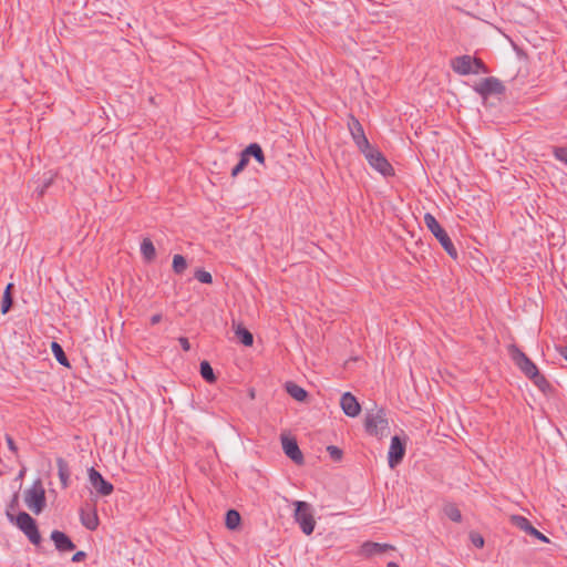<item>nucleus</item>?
<instances>
[{
    "mask_svg": "<svg viewBox=\"0 0 567 567\" xmlns=\"http://www.w3.org/2000/svg\"><path fill=\"white\" fill-rule=\"evenodd\" d=\"M364 429L369 435L383 437L389 433V422L384 409H377L367 412Z\"/></svg>",
    "mask_w": 567,
    "mask_h": 567,
    "instance_id": "nucleus-1",
    "label": "nucleus"
},
{
    "mask_svg": "<svg viewBox=\"0 0 567 567\" xmlns=\"http://www.w3.org/2000/svg\"><path fill=\"white\" fill-rule=\"evenodd\" d=\"M424 223L429 230L433 234V236L439 240L441 246L447 252V255L453 259H457L458 254L456 248L454 247V244L452 243L445 229L436 220V218L432 214L426 213L424 215Z\"/></svg>",
    "mask_w": 567,
    "mask_h": 567,
    "instance_id": "nucleus-2",
    "label": "nucleus"
},
{
    "mask_svg": "<svg viewBox=\"0 0 567 567\" xmlns=\"http://www.w3.org/2000/svg\"><path fill=\"white\" fill-rule=\"evenodd\" d=\"M293 519L306 535H311L316 527L312 506L305 501H295Z\"/></svg>",
    "mask_w": 567,
    "mask_h": 567,
    "instance_id": "nucleus-3",
    "label": "nucleus"
},
{
    "mask_svg": "<svg viewBox=\"0 0 567 567\" xmlns=\"http://www.w3.org/2000/svg\"><path fill=\"white\" fill-rule=\"evenodd\" d=\"M24 502L35 515L43 512L47 505L45 491L40 478L33 482L32 486L24 491Z\"/></svg>",
    "mask_w": 567,
    "mask_h": 567,
    "instance_id": "nucleus-4",
    "label": "nucleus"
},
{
    "mask_svg": "<svg viewBox=\"0 0 567 567\" xmlns=\"http://www.w3.org/2000/svg\"><path fill=\"white\" fill-rule=\"evenodd\" d=\"M361 153L364 155L369 165L383 176H392L394 174L392 165L378 148L370 145L367 150H363Z\"/></svg>",
    "mask_w": 567,
    "mask_h": 567,
    "instance_id": "nucleus-5",
    "label": "nucleus"
},
{
    "mask_svg": "<svg viewBox=\"0 0 567 567\" xmlns=\"http://www.w3.org/2000/svg\"><path fill=\"white\" fill-rule=\"evenodd\" d=\"M16 524L33 545H39L41 543V535L37 523L27 512H20L17 515Z\"/></svg>",
    "mask_w": 567,
    "mask_h": 567,
    "instance_id": "nucleus-6",
    "label": "nucleus"
},
{
    "mask_svg": "<svg viewBox=\"0 0 567 567\" xmlns=\"http://www.w3.org/2000/svg\"><path fill=\"white\" fill-rule=\"evenodd\" d=\"M509 353L515 364L528 379H532L537 373L538 368L536 364L515 344L509 347Z\"/></svg>",
    "mask_w": 567,
    "mask_h": 567,
    "instance_id": "nucleus-7",
    "label": "nucleus"
},
{
    "mask_svg": "<svg viewBox=\"0 0 567 567\" xmlns=\"http://www.w3.org/2000/svg\"><path fill=\"white\" fill-rule=\"evenodd\" d=\"M505 90V85L495 76L485 78L474 86V91L484 99L503 94Z\"/></svg>",
    "mask_w": 567,
    "mask_h": 567,
    "instance_id": "nucleus-8",
    "label": "nucleus"
},
{
    "mask_svg": "<svg viewBox=\"0 0 567 567\" xmlns=\"http://www.w3.org/2000/svg\"><path fill=\"white\" fill-rule=\"evenodd\" d=\"M348 128L355 146L359 148L360 152L367 150L371 145L365 136L362 124L355 116L349 115Z\"/></svg>",
    "mask_w": 567,
    "mask_h": 567,
    "instance_id": "nucleus-9",
    "label": "nucleus"
},
{
    "mask_svg": "<svg viewBox=\"0 0 567 567\" xmlns=\"http://www.w3.org/2000/svg\"><path fill=\"white\" fill-rule=\"evenodd\" d=\"M87 475L90 484L96 491L97 494H100L101 496H109L113 493V484L106 481L97 470H95L94 467H90L87 470Z\"/></svg>",
    "mask_w": 567,
    "mask_h": 567,
    "instance_id": "nucleus-10",
    "label": "nucleus"
},
{
    "mask_svg": "<svg viewBox=\"0 0 567 567\" xmlns=\"http://www.w3.org/2000/svg\"><path fill=\"white\" fill-rule=\"evenodd\" d=\"M405 455V442L398 435L391 439V444L388 453V462L390 468H395Z\"/></svg>",
    "mask_w": 567,
    "mask_h": 567,
    "instance_id": "nucleus-11",
    "label": "nucleus"
},
{
    "mask_svg": "<svg viewBox=\"0 0 567 567\" xmlns=\"http://www.w3.org/2000/svg\"><path fill=\"white\" fill-rule=\"evenodd\" d=\"M511 522L514 526L524 530L526 534L536 537L543 543H549V538L537 530L526 517L520 515H513L511 517Z\"/></svg>",
    "mask_w": 567,
    "mask_h": 567,
    "instance_id": "nucleus-12",
    "label": "nucleus"
},
{
    "mask_svg": "<svg viewBox=\"0 0 567 567\" xmlns=\"http://www.w3.org/2000/svg\"><path fill=\"white\" fill-rule=\"evenodd\" d=\"M281 444L285 454L293 461L296 464H303V455L300 451L298 443L295 439L288 436H281Z\"/></svg>",
    "mask_w": 567,
    "mask_h": 567,
    "instance_id": "nucleus-13",
    "label": "nucleus"
},
{
    "mask_svg": "<svg viewBox=\"0 0 567 567\" xmlns=\"http://www.w3.org/2000/svg\"><path fill=\"white\" fill-rule=\"evenodd\" d=\"M80 520L89 530H95L99 526V516L95 506L87 505L80 509Z\"/></svg>",
    "mask_w": 567,
    "mask_h": 567,
    "instance_id": "nucleus-14",
    "label": "nucleus"
},
{
    "mask_svg": "<svg viewBox=\"0 0 567 567\" xmlns=\"http://www.w3.org/2000/svg\"><path fill=\"white\" fill-rule=\"evenodd\" d=\"M340 405L343 413L350 417H355L357 415H359L361 411V406L357 398L350 392H346L342 394Z\"/></svg>",
    "mask_w": 567,
    "mask_h": 567,
    "instance_id": "nucleus-15",
    "label": "nucleus"
},
{
    "mask_svg": "<svg viewBox=\"0 0 567 567\" xmlns=\"http://www.w3.org/2000/svg\"><path fill=\"white\" fill-rule=\"evenodd\" d=\"M453 71L460 75L473 74V56L464 54L452 60Z\"/></svg>",
    "mask_w": 567,
    "mask_h": 567,
    "instance_id": "nucleus-16",
    "label": "nucleus"
},
{
    "mask_svg": "<svg viewBox=\"0 0 567 567\" xmlns=\"http://www.w3.org/2000/svg\"><path fill=\"white\" fill-rule=\"evenodd\" d=\"M50 538L54 543L55 549L61 553L71 551L75 548V544L72 539L61 530H53Z\"/></svg>",
    "mask_w": 567,
    "mask_h": 567,
    "instance_id": "nucleus-17",
    "label": "nucleus"
},
{
    "mask_svg": "<svg viewBox=\"0 0 567 567\" xmlns=\"http://www.w3.org/2000/svg\"><path fill=\"white\" fill-rule=\"evenodd\" d=\"M393 549L392 545L389 544H380L374 542H364L360 547V554L365 557H372L375 555H382L388 550Z\"/></svg>",
    "mask_w": 567,
    "mask_h": 567,
    "instance_id": "nucleus-18",
    "label": "nucleus"
},
{
    "mask_svg": "<svg viewBox=\"0 0 567 567\" xmlns=\"http://www.w3.org/2000/svg\"><path fill=\"white\" fill-rule=\"evenodd\" d=\"M56 467H58V475H59L62 487L63 488L69 487L71 471H70L68 462L63 457H58L56 458Z\"/></svg>",
    "mask_w": 567,
    "mask_h": 567,
    "instance_id": "nucleus-19",
    "label": "nucleus"
},
{
    "mask_svg": "<svg viewBox=\"0 0 567 567\" xmlns=\"http://www.w3.org/2000/svg\"><path fill=\"white\" fill-rule=\"evenodd\" d=\"M141 254L145 261L151 262L156 257V249L150 238H144L141 243Z\"/></svg>",
    "mask_w": 567,
    "mask_h": 567,
    "instance_id": "nucleus-20",
    "label": "nucleus"
},
{
    "mask_svg": "<svg viewBox=\"0 0 567 567\" xmlns=\"http://www.w3.org/2000/svg\"><path fill=\"white\" fill-rule=\"evenodd\" d=\"M244 151L249 158L254 157L259 164H265V154L258 143L249 144Z\"/></svg>",
    "mask_w": 567,
    "mask_h": 567,
    "instance_id": "nucleus-21",
    "label": "nucleus"
},
{
    "mask_svg": "<svg viewBox=\"0 0 567 567\" xmlns=\"http://www.w3.org/2000/svg\"><path fill=\"white\" fill-rule=\"evenodd\" d=\"M286 390L291 398L299 402L305 401L308 395L307 391L303 388L299 386L293 382H287Z\"/></svg>",
    "mask_w": 567,
    "mask_h": 567,
    "instance_id": "nucleus-22",
    "label": "nucleus"
},
{
    "mask_svg": "<svg viewBox=\"0 0 567 567\" xmlns=\"http://www.w3.org/2000/svg\"><path fill=\"white\" fill-rule=\"evenodd\" d=\"M51 350H52V353L55 358V360L63 367H66L69 368L70 367V362H69V359L63 350V348L61 347L60 343L53 341L51 343Z\"/></svg>",
    "mask_w": 567,
    "mask_h": 567,
    "instance_id": "nucleus-23",
    "label": "nucleus"
},
{
    "mask_svg": "<svg viewBox=\"0 0 567 567\" xmlns=\"http://www.w3.org/2000/svg\"><path fill=\"white\" fill-rule=\"evenodd\" d=\"M12 289H13V284H8L4 289L2 301H1V312L3 315L8 313L13 305V298H12V292H11Z\"/></svg>",
    "mask_w": 567,
    "mask_h": 567,
    "instance_id": "nucleus-24",
    "label": "nucleus"
},
{
    "mask_svg": "<svg viewBox=\"0 0 567 567\" xmlns=\"http://www.w3.org/2000/svg\"><path fill=\"white\" fill-rule=\"evenodd\" d=\"M241 517L236 509H228L225 517V525L228 529L234 530L240 524Z\"/></svg>",
    "mask_w": 567,
    "mask_h": 567,
    "instance_id": "nucleus-25",
    "label": "nucleus"
},
{
    "mask_svg": "<svg viewBox=\"0 0 567 567\" xmlns=\"http://www.w3.org/2000/svg\"><path fill=\"white\" fill-rule=\"evenodd\" d=\"M199 372H200L202 378L206 382L213 383L216 381V375H215L214 370L208 361L204 360L200 362Z\"/></svg>",
    "mask_w": 567,
    "mask_h": 567,
    "instance_id": "nucleus-26",
    "label": "nucleus"
},
{
    "mask_svg": "<svg viewBox=\"0 0 567 567\" xmlns=\"http://www.w3.org/2000/svg\"><path fill=\"white\" fill-rule=\"evenodd\" d=\"M444 514L453 522L461 523L462 514L455 504H446L443 508Z\"/></svg>",
    "mask_w": 567,
    "mask_h": 567,
    "instance_id": "nucleus-27",
    "label": "nucleus"
},
{
    "mask_svg": "<svg viewBox=\"0 0 567 567\" xmlns=\"http://www.w3.org/2000/svg\"><path fill=\"white\" fill-rule=\"evenodd\" d=\"M187 260L184 256L174 255L172 268L176 275H182L187 269Z\"/></svg>",
    "mask_w": 567,
    "mask_h": 567,
    "instance_id": "nucleus-28",
    "label": "nucleus"
},
{
    "mask_svg": "<svg viewBox=\"0 0 567 567\" xmlns=\"http://www.w3.org/2000/svg\"><path fill=\"white\" fill-rule=\"evenodd\" d=\"M236 337L246 347H249V346H251L254 343V336H252V333L250 331H248L244 327H238L237 328Z\"/></svg>",
    "mask_w": 567,
    "mask_h": 567,
    "instance_id": "nucleus-29",
    "label": "nucleus"
},
{
    "mask_svg": "<svg viewBox=\"0 0 567 567\" xmlns=\"http://www.w3.org/2000/svg\"><path fill=\"white\" fill-rule=\"evenodd\" d=\"M533 383L542 391H546L550 386L549 382L546 380V378L540 374L539 370L533 378L530 379Z\"/></svg>",
    "mask_w": 567,
    "mask_h": 567,
    "instance_id": "nucleus-30",
    "label": "nucleus"
},
{
    "mask_svg": "<svg viewBox=\"0 0 567 567\" xmlns=\"http://www.w3.org/2000/svg\"><path fill=\"white\" fill-rule=\"evenodd\" d=\"M195 279H197L202 284H212L213 282V276L210 272L204 270V269H197L194 274Z\"/></svg>",
    "mask_w": 567,
    "mask_h": 567,
    "instance_id": "nucleus-31",
    "label": "nucleus"
},
{
    "mask_svg": "<svg viewBox=\"0 0 567 567\" xmlns=\"http://www.w3.org/2000/svg\"><path fill=\"white\" fill-rule=\"evenodd\" d=\"M489 70L486 64L478 58H473V74L488 73Z\"/></svg>",
    "mask_w": 567,
    "mask_h": 567,
    "instance_id": "nucleus-32",
    "label": "nucleus"
},
{
    "mask_svg": "<svg viewBox=\"0 0 567 567\" xmlns=\"http://www.w3.org/2000/svg\"><path fill=\"white\" fill-rule=\"evenodd\" d=\"M553 154L557 161L567 165V147L566 146L554 147Z\"/></svg>",
    "mask_w": 567,
    "mask_h": 567,
    "instance_id": "nucleus-33",
    "label": "nucleus"
},
{
    "mask_svg": "<svg viewBox=\"0 0 567 567\" xmlns=\"http://www.w3.org/2000/svg\"><path fill=\"white\" fill-rule=\"evenodd\" d=\"M327 452H328L329 456L331 457V460H333L334 462L341 461L342 455H343L342 450L336 445H329L327 447Z\"/></svg>",
    "mask_w": 567,
    "mask_h": 567,
    "instance_id": "nucleus-34",
    "label": "nucleus"
},
{
    "mask_svg": "<svg viewBox=\"0 0 567 567\" xmlns=\"http://www.w3.org/2000/svg\"><path fill=\"white\" fill-rule=\"evenodd\" d=\"M52 181L53 178L52 177H49V178H45L42 183V185L38 186L35 189H34V194H37V198H41L47 189L50 187V185L52 184Z\"/></svg>",
    "mask_w": 567,
    "mask_h": 567,
    "instance_id": "nucleus-35",
    "label": "nucleus"
},
{
    "mask_svg": "<svg viewBox=\"0 0 567 567\" xmlns=\"http://www.w3.org/2000/svg\"><path fill=\"white\" fill-rule=\"evenodd\" d=\"M470 538L475 547L482 548L484 546V538L480 534L471 533Z\"/></svg>",
    "mask_w": 567,
    "mask_h": 567,
    "instance_id": "nucleus-36",
    "label": "nucleus"
},
{
    "mask_svg": "<svg viewBox=\"0 0 567 567\" xmlns=\"http://www.w3.org/2000/svg\"><path fill=\"white\" fill-rule=\"evenodd\" d=\"M6 442L8 444V447L9 450L13 453V454H18V446L16 445L14 443V440L12 439L11 435L7 434L6 435Z\"/></svg>",
    "mask_w": 567,
    "mask_h": 567,
    "instance_id": "nucleus-37",
    "label": "nucleus"
},
{
    "mask_svg": "<svg viewBox=\"0 0 567 567\" xmlns=\"http://www.w3.org/2000/svg\"><path fill=\"white\" fill-rule=\"evenodd\" d=\"M178 342L184 351L190 350V343L186 337H179Z\"/></svg>",
    "mask_w": 567,
    "mask_h": 567,
    "instance_id": "nucleus-38",
    "label": "nucleus"
},
{
    "mask_svg": "<svg viewBox=\"0 0 567 567\" xmlns=\"http://www.w3.org/2000/svg\"><path fill=\"white\" fill-rule=\"evenodd\" d=\"M86 557V553L85 551H76L73 556H72V561L73 563H80V561H83Z\"/></svg>",
    "mask_w": 567,
    "mask_h": 567,
    "instance_id": "nucleus-39",
    "label": "nucleus"
},
{
    "mask_svg": "<svg viewBox=\"0 0 567 567\" xmlns=\"http://www.w3.org/2000/svg\"><path fill=\"white\" fill-rule=\"evenodd\" d=\"M246 167L243 166L241 164L237 163L233 169H231V177H236L239 173H241Z\"/></svg>",
    "mask_w": 567,
    "mask_h": 567,
    "instance_id": "nucleus-40",
    "label": "nucleus"
},
{
    "mask_svg": "<svg viewBox=\"0 0 567 567\" xmlns=\"http://www.w3.org/2000/svg\"><path fill=\"white\" fill-rule=\"evenodd\" d=\"M246 167L243 166L241 164L237 163L233 169H231V177H236L239 173H241Z\"/></svg>",
    "mask_w": 567,
    "mask_h": 567,
    "instance_id": "nucleus-41",
    "label": "nucleus"
},
{
    "mask_svg": "<svg viewBox=\"0 0 567 567\" xmlns=\"http://www.w3.org/2000/svg\"><path fill=\"white\" fill-rule=\"evenodd\" d=\"M239 164H241L243 166H247L248 163H249V157L247 155H245V151H241L240 152V157H239V161H238Z\"/></svg>",
    "mask_w": 567,
    "mask_h": 567,
    "instance_id": "nucleus-42",
    "label": "nucleus"
},
{
    "mask_svg": "<svg viewBox=\"0 0 567 567\" xmlns=\"http://www.w3.org/2000/svg\"><path fill=\"white\" fill-rule=\"evenodd\" d=\"M19 496L18 493H16L9 504V509H16L18 507Z\"/></svg>",
    "mask_w": 567,
    "mask_h": 567,
    "instance_id": "nucleus-43",
    "label": "nucleus"
},
{
    "mask_svg": "<svg viewBox=\"0 0 567 567\" xmlns=\"http://www.w3.org/2000/svg\"><path fill=\"white\" fill-rule=\"evenodd\" d=\"M161 320H162V315L161 313H155L150 319L152 326H155V324L159 323Z\"/></svg>",
    "mask_w": 567,
    "mask_h": 567,
    "instance_id": "nucleus-44",
    "label": "nucleus"
},
{
    "mask_svg": "<svg viewBox=\"0 0 567 567\" xmlns=\"http://www.w3.org/2000/svg\"><path fill=\"white\" fill-rule=\"evenodd\" d=\"M560 354L567 360V346L561 348Z\"/></svg>",
    "mask_w": 567,
    "mask_h": 567,
    "instance_id": "nucleus-45",
    "label": "nucleus"
},
{
    "mask_svg": "<svg viewBox=\"0 0 567 567\" xmlns=\"http://www.w3.org/2000/svg\"><path fill=\"white\" fill-rule=\"evenodd\" d=\"M386 567H400L396 563L390 561Z\"/></svg>",
    "mask_w": 567,
    "mask_h": 567,
    "instance_id": "nucleus-46",
    "label": "nucleus"
},
{
    "mask_svg": "<svg viewBox=\"0 0 567 567\" xmlns=\"http://www.w3.org/2000/svg\"><path fill=\"white\" fill-rule=\"evenodd\" d=\"M7 514H8L9 519L13 520V516L9 512Z\"/></svg>",
    "mask_w": 567,
    "mask_h": 567,
    "instance_id": "nucleus-47",
    "label": "nucleus"
},
{
    "mask_svg": "<svg viewBox=\"0 0 567 567\" xmlns=\"http://www.w3.org/2000/svg\"><path fill=\"white\" fill-rule=\"evenodd\" d=\"M24 471H25L24 468H23V470H21V471H20V473H19V476H23Z\"/></svg>",
    "mask_w": 567,
    "mask_h": 567,
    "instance_id": "nucleus-48",
    "label": "nucleus"
}]
</instances>
